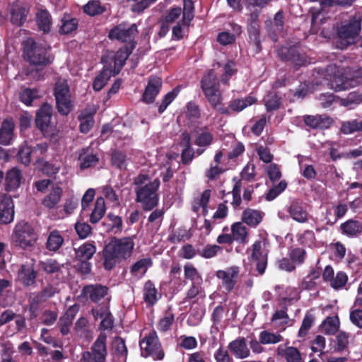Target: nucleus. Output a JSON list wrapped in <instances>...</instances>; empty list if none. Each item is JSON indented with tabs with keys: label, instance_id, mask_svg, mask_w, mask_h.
I'll return each instance as SVG.
<instances>
[{
	"label": "nucleus",
	"instance_id": "obj_25",
	"mask_svg": "<svg viewBox=\"0 0 362 362\" xmlns=\"http://www.w3.org/2000/svg\"><path fill=\"white\" fill-rule=\"evenodd\" d=\"M160 298V293L158 291L151 281H147L144 286V299L149 305H154Z\"/></svg>",
	"mask_w": 362,
	"mask_h": 362
},
{
	"label": "nucleus",
	"instance_id": "obj_19",
	"mask_svg": "<svg viewBox=\"0 0 362 362\" xmlns=\"http://www.w3.org/2000/svg\"><path fill=\"white\" fill-rule=\"evenodd\" d=\"M22 178L21 172L16 168L9 170L5 177V189L12 192L17 189L21 185Z\"/></svg>",
	"mask_w": 362,
	"mask_h": 362
},
{
	"label": "nucleus",
	"instance_id": "obj_53",
	"mask_svg": "<svg viewBox=\"0 0 362 362\" xmlns=\"http://www.w3.org/2000/svg\"><path fill=\"white\" fill-rule=\"evenodd\" d=\"M112 164L119 169H124L127 164L126 155L120 151H115L112 154Z\"/></svg>",
	"mask_w": 362,
	"mask_h": 362
},
{
	"label": "nucleus",
	"instance_id": "obj_29",
	"mask_svg": "<svg viewBox=\"0 0 362 362\" xmlns=\"http://www.w3.org/2000/svg\"><path fill=\"white\" fill-rule=\"evenodd\" d=\"M28 13V10L26 8L16 4L12 6L10 11L11 21L15 25H21L25 21Z\"/></svg>",
	"mask_w": 362,
	"mask_h": 362
},
{
	"label": "nucleus",
	"instance_id": "obj_37",
	"mask_svg": "<svg viewBox=\"0 0 362 362\" xmlns=\"http://www.w3.org/2000/svg\"><path fill=\"white\" fill-rule=\"evenodd\" d=\"M288 212L296 221L304 223L307 221V212L298 202H292L288 209Z\"/></svg>",
	"mask_w": 362,
	"mask_h": 362
},
{
	"label": "nucleus",
	"instance_id": "obj_64",
	"mask_svg": "<svg viewBox=\"0 0 362 362\" xmlns=\"http://www.w3.org/2000/svg\"><path fill=\"white\" fill-rule=\"evenodd\" d=\"M349 319L352 324L358 328L362 329V310L360 309H354L351 310Z\"/></svg>",
	"mask_w": 362,
	"mask_h": 362
},
{
	"label": "nucleus",
	"instance_id": "obj_20",
	"mask_svg": "<svg viewBox=\"0 0 362 362\" xmlns=\"http://www.w3.org/2000/svg\"><path fill=\"white\" fill-rule=\"evenodd\" d=\"M92 313L96 320H101V328L104 329L112 328L113 325V318L107 308L101 307L93 308Z\"/></svg>",
	"mask_w": 362,
	"mask_h": 362
},
{
	"label": "nucleus",
	"instance_id": "obj_61",
	"mask_svg": "<svg viewBox=\"0 0 362 362\" xmlns=\"http://www.w3.org/2000/svg\"><path fill=\"white\" fill-rule=\"evenodd\" d=\"M221 249L218 245H208L202 250L200 254L203 257L209 259L216 256Z\"/></svg>",
	"mask_w": 362,
	"mask_h": 362
},
{
	"label": "nucleus",
	"instance_id": "obj_5",
	"mask_svg": "<svg viewBox=\"0 0 362 362\" xmlns=\"http://www.w3.org/2000/svg\"><path fill=\"white\" fill-rule=\"evenodd\" d=\"M194 16V5L192 0H183V9L172 7L165 13L164 20L167 23H181L189 26Z\"/></svg>",
	"mask_w": 362,
	"mask_h": 362
},
{
	"label": "nucleus",
	"instance_id": "obj_24",
	"mask_svg": "<svg viewBox=\"0 0 362 362\" xmlns=\"http://www.w3.org/2000/svg\"><path fill=\"white\" fill-rule=\"evenodd\" d=\"M83 293L96 303L107 295V288L101 285H90L84 287Z\"/></svg>",
	"mask_w": 362,
	"mask_h": 362
},
{
	"label": "nucleus",
	"instance_id": "obj_33",
	"mask_svg": "<svg viewBox=\"0 0 362 362\" xmlns=\"http://www.w3.org/2000/svg\"><path fill=\"white\" fill-rule=\"evenodd\" d=\"M152 261L150 258H144L136 262L131 268V273L133 276L141 278L142 277L148 269L151 267Z\"/></svg>",
	"mask_w": 362,
	"mask_h": 362
},
{
	"label": "nucleus",
	"instance_id": "obj_9",
	"mask_svg": "<svg viewBox=\"0 0 362 362\" xmlns=\"http://www.w3.org/2000/svg\"><path fill=\"white\" fill-rule=\"evenodd\" d=\"M361 30V23L356 18L351 19L348 23L341 25L338 30L339 43L337 45L339 49H344L354 43Z\"/></svg>",
	"mask_w": 362,
	"mask_h": 362
},
{
	"label": "nucleus",
	"instance_id": "obj_15",
	"mask_svg": "<svg viewBox=\"0 0 362 362\" xmlns=\"http://www.w3.org/2000/svg\"><path fill=\"white\" fill-rule=\"evenodd\" d=\"M264 243L257 241L252 245V258L255 261L256 268L259 274H262L267 267V252Z\"/></svg>",
	"mask_w": 362,
	"mask_h": 362
},
{
	"label": "nucleus",
	"instance_id": "obj_2",
	"mask_svg": "<svg viewBox=\"0 0 362 362\" xmlns=\"http://www.w3.org/2000/svg\"><path fill=\"white\" fill-rule=\"evenodd\" d=\"M134 247L132 238H113L104 248V266L111 269L116 263L129 257Z\"/></svg>",
	"mask_w": 362,
	"mask_h": 362
},
{
	"label": "nucleus",
	"instance_id": "obj_63",
	"mask_svg": "<svg viewBox=\"0 0 362 362\" xmlns=\"http://www.w3.org/2000/svg\"><path fill=\"white\" fill-rule=\"evenodd\" d=\"M300 244L308 246L313 247L315 245V235L313 231H305L299 238Z\"/></svg>",
	"mask_w": 362,
	"mask_h": 362
},
{
	"label": "nucleus",
	"instance_id": "obj_36",
	"mask_svg": "<svg viewBox=\"0 0 362 362\" xmlns=\"http://www.w3.org/2000/svg\"><path fill=\"white\" fill-rule=\"evenodd\" d=\"M95 112V110L91 111L84 110L80 114L78 119L81 132L87 133L90 129L94 123L93 115Z\"/></svg>",
	"mask_w": 362,
	"mask_h": 362
},
{
	"label": "nucleus",
	"instance_id": "obj_13",
	"mask_svg": "<svg viewBox=\"0 0 362 362\" xmlns=\"http://www.w3.org/2000/svg\"><path fill=\"white\" fill-rule=\"evenodd\" d=\"M239 273L240 267L232 266L224 270H218L216 276L221 280L223 287L229 292L234 288Z\"/></svg>",
	"mask_w": 362,
	"mask_h": 362
},
{
	"label": "nucleus",
	"instance_id": "obj_14",
	"mask_svg": "<svg viewBox=\"0 0 362 362\" xmlns=\"http://www.w3.org/2000/svg\"><path fill=\"white\" fill-rule=\"evenodd\" d=\"M14 218V204L11 196L0 194V224H8Z\"/></svg>",
	"mask_w": 362,
	"mask_h": 362
},
{
	"label": "nucleus",
	"instance_id": "obj_21",
	"mask_svg": "<svg viewBox=\"0 0 362 362\" xmlns=\"http://www.w3.org/2000/svg\"><path fill=\"white\" fill-rule=\"evenodd\" d=\"M277 355L284 357L287 362H301L302 358L298 349L279 345L276 349Z\"/></svg>",
	"mask_w": 362,
	"mask_h": 362
},
{
	"label": "nucleus",
	"instance_id": "obj_45",
	"mask_svg": "<svg viewBox=\"0 0 362 362\" xmlns=\"http://www.w3.org/2000/svg\"><path fill=\"white\" fill-rule=\"evenodd\" d=\"M78 204V200L74 197L66 199L63 205V209L60 211L61 215L59 218H64L72 214L74 210L77 208Z\"/></svg>",
	"mask_w": 362,
	"mask_h": 362
},
{
	"label": "nucleus",
	"instance_id": "obj_35",
	"mask_svg": "<svg viewBox=\"0 0 362 362\" xmlns=\"http://www.w3.org/2000/svg\"><path fill=\"white\" fill-rule=\"evenodd\" d=\"M262 219V214L257 210L247 209L243 213L242 220L250 226H257Z\"/></svg>",
	"mask_w": 362,
	"mask_h": 362
},
{
	"label": "nucleus",
	"instance_id": "obj_59",
	"mask_svg": "<svg viewBox=\"0 0 362 362\" xmlns=\"http://www.w3.org/2000/svg\"><path fill=\"white\" fill-rule=\"evenodd\" d=\"M289 256L293 262L300 264L305 260V251L301 248H295L290 251Z\"/></svg>",
	"mask_w": 362,
	"mask_h": 362
},
{
	"label": "nucleus",
	"instance_id": "obj_50",
	"mask_svg": "<svg viewBox=\"0 0 362 362\" xmlns=\"http://www.w3.org/2000/svg\"><path fill=\"white\" fill-rule=\"evenodd\" d=\"M284 15L282 12L279 11L276 13L272 26L269 28V32L273 34L281 33L283 31Z\"/></svg>",
	"mask_w": 362,
	"mask_h": 362
},
{
	"label": "nucleus",
	"instance_id": "obj_42",
	"mask_svg": "<svg viewBox=\"0 0 362 362\" xmlns=\"http://www.w3.org/2000/svg\"><path fill=\"white\" fill-rule=\"evenodd\" d=\"M232 238L234 240L244 243L246 241L247 231L246 227L240 222L235 223L231 226Z\"/></svg>",
	"mask_w": 362,
	"mask_h": 362
},
{
	"label": "nucleus",
	"instance_id": "obj_16",
	"mask_svg": "<svg viewBox=\"0 0 362 362\" xmlns=\"http://www.w3.org/2000/svg\"><path fill=\"white\" fill-rule=\"evenodd\" d=\"M52 107L50 105L45 103L42 105L36 113V124L44 133L47 132L52 117Z\"/></svg>",
	"mask_w": 362,
	"mask_h": 362
},
{
	"label": "nucleus",
	"instance_id": "obj_46",
	"mask_svg": "<svg viewBox=\"0 0 362 362\" xmlns=\"http://www.w3.org/2000/svg\"><path fill=\"white\" fill-rule=\"evenodd\" d=\"M54 98L71 95L69 86L67 81L64 78H59L55 83L54 90Z\"/></svg>",
	"mask_w": 362,
	"mask_h": 362
},
{
	"label": "nucleus",
	"instance_id": "obj_1",
	"mask_svg": "<svg viewBox=\"0 0 362 362\" xmlns=\"http://www.w3.org/2000/svg\"><path fill=\"white\" fill-rule=\"evenodd\" d=\"M134 47V45H132L130 48L124 47L120 48L116 53L110 54L107 57L110 60V62L105 61V59L103 58V61L108 64L105 65L104 69L95 78L93 84L95 90H100L112 76L119 74Z\"/></svg>",
	"mask_w": 362,
	"mask_h": 362
},
{
	"label": "nucleus",
	"instance_id": "obj_8",
	"mask_svg": "<svg viewBox=\"0 0 362 362\" xmlns=\"http://www.w3.org/2000/svg\"><path fill=\"white\" fill-rule=\"evenodd\" d=\"M217 77L214 71H209L202 81V89L208 101L216 108L221 102V95L218 88Z\"/></svg>",
	"mask_w": 362,
	"mask_h": 362
},
{
	"label": "nucleus",
	"instance_id": "obj_44",
	"mask_svg": "<svg viewBox=\"0 0 362 362\" xmlns=\"http://www.w3.org/2000/svg\"><path fill=\"white\" fill-rule=\"evenodd\" d=\"M283 337L278 333H272L269 331H262L259 335V340L262 344H277L281 341Z\"/></svg>",
	"mask_w": 362,
	"mask_h": 362
},
{
	"label": "nucleus",
	"instance_id": "obj_56",
	"mask_svg": "<svg viewBox=\"0 0 362 362\" xmlns=\"http://www.w3.org/2000/svg\"><path fill=\"white\" fill-rule=\"evenodd\" d=\"M174 321V315L170 312H168L159 320L158 324V329L160 331L165 332L170 329Z\"/></svg>",
	"mask_w": 362,
	"mask_h": 362
},
{
	"label": "nucleus",
	"instance_id": "obj_52",
	"mask_svg": "<svg viewBox=\"0 0 362 362\" xmlns=\"http://www.w3.org/2000/svg\"><path fill=\"white\" fill-rule=\"evenodd\" d=\"M272 320L275 323L276 326L282 330L285 329V325L288 322V317L284 310L276 311Z\"/></svg>",
	"mask_w": 362,
	"mask_h": 362
},
{
	"label": "nucleus",
	"instance_id": "obj_54",
	"mask_svg": "<svg viewBox=\"0 0 362 362\" xmlns=\"http://www.w3.org/2000/svg\"><path fill=\"white\" fill-rule=\"evenodd\" d=\"M33 153V150L25 144L22 145L18 153V158L19 160L24 165H27L30 162V155Z\"/></svg>",
	"mask_w": 362,
	"mask_h": 362
},
{
	"label": "nucleus",
	"instance_id": "obj_34",
	"mask_svg": "<svg viewBox=\"0 0 362 362\" xmlns=\"http://www.w3.org/2000/svg\"><path fill=\"white\" fill-rule=\"evenodd\" d=\"M177 158V154L165 156V163L158 169V171H160V176L162 177L163 182H167L172 177L173 171L171 168L173 165V163L175 161Z\"/></svg>",
	"mask_w": 362,
	"mask_h": 362
},
{
	"label": "nucleus",
	"instance_id": "obj_38",
	"mask_svg": "<svg viewBox=\"0 0 362 362\" xmlns=\"http://www.w3.org/2000/svg\"><path fill=\"white\" fill-rule=\"evenodd\" d=\"M339 319L338 316L327 317L322 323V332L327 334H334L339 328Z\"/></svg>",
	"mask_w": 362,
	"mask_h": 362
},
{
	"label": "nucleus",
	"instance_id": "obj_49",
	"mask_svg": "<svg viewBox=\"0 0 362 362\" xmlns=\"http://www.w3.org/2000/svg\"><path fill=\"white\" fill-rule=\"evenodd\" d=\"M44 301H45V298L41 294V293H34L30 296L29 305L32 317H36L37 315L35 313V311H37L39 305Z\"/></svg>",
	"mask_w": 362,
	"mask_h": 362
},
{
	"label": "nucleus",
	"instance_id": "obj_62",
	"mask_svg": "<svg viewBox=\"0 0 362 362\" xmlns=\"http://www.w3.org/2000/svg\"><path fill=\"white\" fill-rule=\"evenodd\" d=\"M347 276L345 273L338 272L336 276L331 281V286L334 289L343 287L347 282Z\"/></svg>",
	"mask_w": 362,
	"mask_h": 362
},
{
	"label": "nucleus",
	"instance_id": "obj_31",
	"mask_svg": "<svg viewBox=\"0 0 362 362\" xmlns=\"http://www.w3.org/2000/svg\"><path fill=\"white\" fill-rule=\"evenodd\" d=\"M36 22L39 29L43 33H48L50 30L52 19L47 11L39 9L36 13Z\"/></svg>",
	"mask_w": 362,
	"mask_h": 362
},
{
	"label": "nucleus",
	"instance_id": "obj_51",
	"mask_svg": "<svg viewBox=\"0 0 362 362\" xmlns=\"http://www.w3.org/2000/svg\"><path fill=\"white\" fill-rule=\"evenodd\" d=\"M179 93L177 88L168 92L163 98L161 104L158 107V112L163 113L168 106L175 100Z\"/></svg>",
	"mask_w": 362,
	"mask_h": 362
},
{
	"label": "nucleus",
	"instance_id": "obj_55",
	"mask_svg": "<svg viewBox=\"0 0 362 362\" xmlns=\"http://www.w3.org/2000/svg\"><path fill=\"white\" fill-rule=\"evenodd\" d=\"M107 218V221H109L111 225L110 229H114L115 234L119 233L122 231V220L121 217L112 214H109Z\"/></svg>",
	"mask_w": 362,
	"mask_h": 362
},
{
	"label": "nucleus",
	"instance_id": "obj_26",
	"mask_svg": "<svg viewBox=\"0 0 362 362\" xmlns=\"http://www.w3.org/2000/svg\"><path fill=\"white\" fill-rule=\"evenodd\" d=\"M14 124L11 119H5L0 128V144L8 145L13 139Z\"/></svg>",
	"mask_w": 362,
	"mask_h": 362
},
{
	"label": "nucleus",
	"instance_id": "obj_60",
	"mask_svg": "<svg viewBox=\"0 0 362 362\" xmlns=\"http://www.w3.org/2000/svg\"><path fill=\"white\" fill-rule=\"evenodd\" d=\"M75 229L80 238H87L91 233V227L83 222H77L75 224Z\"/></svg>",
	"mask_w": 362,
	"mask_h": 362
},
{
	"label": "nucleus",
	"instance_id": "obj_11",
	"mask_svg": "<svg viewBox=\"0 0 362 362\" xmlns=\"http://www.w3.org/2000/svg\"><path fill=\"white\" fill-rule=\"evenodd\" d=\"M106 339V334L101 333L94 342L91 351L83 353V361L85 362H104L107 354Z\"/></svg>",
	"mask_w": 362,
	"mask_h": 362
},
{
	"label": "nucleus",
	"instance_id": "obj_4",
	"mask_svg": "<svg viewBox=\"0 0 362 362\" xmlns=\"http://www.w3.org/2000/svg\"><path fill=\"white\" fill-rule=\"evenodd\" d=\"M23 54L32 64L36 66H45L52 60L49 47L35 43L31 38L23 42Z\"/></svg>",
	"mask_w": 362,
	"mask_h": 362
},
{
	"label": "nucleus",
	"instance_id": "obj_39",
	"mask_svg": "<svg viewBox=\"0 0 362 362\" xmlns=\"http://www.w3.org/2000/svg\"><path fill=\"white\" fill-rule=\"evenodd\" d=\"M105 203L103 197L96 199L95 207L90 216V221L93 223H98L104 216L105 212Z\"/></svg>",
	"mask_w": 362,
	"mask_h": 362
},
{
	"label": "nucleus",
	"instance_id": "obj_6",
	"mask_svg": "<svg viewBox=\"0 0 362 362\" xmlns=\"http://www.w3.org/2000/svg\"><path fill=\"white\" fill-rule=\"evenodd\" d=\"M12 242L22 249H29L35 244L37 236L33 228L26 222L18 223L12 233Z\"/></svg>",
	"mask_w": 362,
	"mask_h": 362
},
{
	"label": "nucleus",
	"instance_id": "obj_32",
	"mask_svg": "<svg viewBox=\"0 0 362 362\" xmlns=\"http://www.w3.org/2000/svg\"><path fill=\"white\" fill-rule=\"evenodd\" d=\"M57 108L62 115H69L74 109V104L71 95L55 98Z\"/></svg>",
	"mask_w": 362,
	"mask_h": 362
},
{
	"label": "nucleus",
	"instance_id": "obj_7",
	"mask_svg": "<svg viewBox=\"0 0 362 362\" xmlns=\"http://www.w3.org/2000/svg\"><path fill=\"white\" fill-rule=\"evenodd\" d=\"M326 73L330 76V87L335 91H342L356 86L359 83L356 78L344 76L341 70L335 65H329Z\"/></svg>",
	"mask_w": 362,
	"mask_h": 362
},
{
	"label": "nucleus",
	"instance_id": "obj_27",
	"mask_svg": "<svg viewBox=\"0 0 362 362\" xmlns=\"http://www.w3.org/2000/svg\"><path fill=\"white\" fill-rule=\"evenodd\" d=\"M62 189L59 186H52L49 194L42 199V204L48 208H54L61 200Z\"/></svg>",
	"mask_w": 362,
	"mask_h": 362
},
{
	"label": "nucleus",
	"instance_id": "obj_40",
	"mask_svg": "<svg viewBox=\"0 0 362 362\" xmlns=\"http://www.w3.org/2000/svg\"><path fill=\"white\" fill-rule=\"evenodd\" d=\"M257 101V99L253 96L249 95L244 98H238L231 101L229 107L231 110L240 112L245 108L252 105Z\"/></svg>",
	"mask_w": 362,
	"mask_h": 362
},
{
	"label": "nucleus",
	"instance_id": "obj_23",
	"mask_svg": "<svg viewBox=\"0 0 362 362\" xmlns=\"http://www.w3.org/2000/svg\"><path fill=\"white\" fill-rule=\"evenodd\" d=\"M95 252V245L92 243L86 242L75 249V255L78 261L84 262L91 259Z\"/></svg>",
	"mask_w": 362,
	"mask_h": 362
},
{
	"label": "nucleus",
	"instance_id": "obj_48",
	"mask_svg": "<svg viewBox=\"0 0 362 362\" xmlns=\"http://www.w3.org/2000/svg\"><path fill=\"white\" fill-rule=\"evenodd\" d=\"M104 10V7L97 0H90L83 6L84 12L89 16L100 14Z\"/></svg>",
	"mask_w": 362,
	"mask_h": 362
},
{
	"label": "nucleus",
	"instance_id": "obj_30",
	"mask_svg": "<svg viewBox=\"0 0 362 362\" xmlns=\"http://www.w3.org/2000/svg\"><path fill=\"white\" fill-rule=\"evenodd\" d=\"M98 159L93 153L88 149H83L79 153L78 162L81 169H86L95 165Z\"/></svg>",
	"mask_w": 362,
	"mask_h": 362
},
{
	"label": "nucleus",
	"instance_id": "obj_17",
	"mask_svg": "<svg viewBox=\"0 0 362 362\" xmlns=\"http://www.w3.org/2000/svg\"><path fill=\"white\" fill-rule=\"evenodd\" d=\"M162 85L159 77H152L149 79L142 96V100L146 103H151L158 94Z\"/></svg>",
	"mask_w": 362,
	"mask_h": 362
},
{
	"label": "nucleus",
	"instance_id": "obj_58",
	"mask_svg": "<svg viewBox=\"0 0 362 362\" xmlns=\"http://www.w3.org/2000/svg\"><path fill=\"white\" fill-rule=\"evenodd\" d=\"M102 193L113 206L119 205V202L118 197L112 188L108 186L103 187L102 188Z\"/></svg>",
	"mask_w": 362,
	"mask_h": 362
},
{
	"label": "nucleus",
	"instance_id": "obj_41",
	"mask_svg": "<svg viewBox=\"0 0 362 362\" xmlns=\"http://www.w3.org/2000/svg\"><path fill=\"white\" fill-rule=\"evenodd\" d=\"M344 233L354 236L362 231V223L357 221L349 220L341 225Z\"/></svg>",
	"mask_w": 362,
	"mask_h": 362
},
{
	"label": "nucleus",
	"instance_id": "obj_22",
	"mask_svg": "<svg viewBox=\"0 0 362 362\" xmlns=\"http://www.w3.org/2000/svg\"><path fill=\"white\" fill-rule=\"evenodd\" d=\"M229 349L233 354L238 358H247L250 355V350L244 338H240L231 341L229 344Z\"/></svg>",
	"mask_w": 362,
	"mask_h": 362
},
{
	"label": "nucleus",
	"instance_id": "obj_28",
	"mask_svg": "<svg viewBox=\"0 0 362 362\" xmlns=\"http://www.w3.org/2000/svg\"><path fill=\"white\" fill-rule=\"evenodd\" d=\"M64 240L62 233L59 230H54L48 235L46 247L49 251L56 252L62 246Z\"/></svg>",
	"mask_w": 362,
	"mask_h": 362
},
{
	"label": "nucleus",
	"instance_id": "obj_12",
	"mask_svg": "<svg viewBox=\"0 0 362 362\" xmlns=\"http://www.w3.org/2000/svg\"><path fill=\"white\" fill-rule=\"evenodd\" d=\"M137 31V26L134 23L131 25L121 23L110 30L108 37L111 40L131 42L136 36Z\"/></svg>",
	"mask_w": 362,
	"mask_h": 362
},
{
	"label": "nucleus",
	"instance_id": "obj_3",
	"mask_svg": "<svg viewBox=\"0 0 362 362\" xmlns=\"http://www.w3.org/2000/svg\"><path fill=\"white\" fill-rule=\"evenodd\" d=\"M134 184L137 186V202L141 203L146 210H151L158 204L156 192L160 186L158 178L150 181L148 176L140 175L134 179Z\"/></svg>",
	"mask_w": 362,
	"mask_h": 362
},
{
	"label": "nucleus",
	"instance_id": "obj_18",
	"mask_svg": "<svg viewBox=\"0 0 362 362\" xmlns=\"http://www.w3.org/2000/svg\"><path fill=\"white\" fill-rule=\"evenodd\" d=\"M37 272L33 265L23 264L18 273V281L25 286H30L35 284Z\"/></svg>",
	"mask_w": 362,
	"mask_h": 362
},
{
	"label": "nucleus",
	"instance_id": "obj_10",
	"mask_svg": "<svg viewBox=\"0 0 362 362\" xmlns=\"http://www.w3.org/2000/svg\"><path fill=\"white\" fill-rule=\"evenodd\" d=\"M141 355L144 357L151 356L153 359H162L164 354L160 349L156 332H151L145 336L139 342Z\"/></svg>",
	"mask_w": 362,
	"mask_h": 362
},
{
	"label": "nucleus",
	"instance_id": "obj_47",
	"mask_svg": "<svg viewBox=\"0 0 362 362\" xmlns=\"http://www.w3.org/2000/svg\"><path fill=\"white\" fill-rule=\"evenodd\" d=\"M185 277L189 279L192 283L200 284L202 281V276L197 269L190 263H187L184 267Z\"/></svg>",
	"mask_w": 362,
	"mask_h": 362
},
{
	"label": "nucleus",
	"instance_id": "obj_57",
	"mask_svg": "<svg viewBox=\"0 0 362 362\" xmlns=\"http://www.w3.org/2000/svg\"><path fill=\"white\" fill-rule=\"evenodd\" d=\"M78 27V22L75 18L63 19L60 32L63 34H69L74 31Z\"/></svg>",
	"mask_w": 362,
	"mask_h": 362
},
{
	"label": "nucleus",
	"instance_id": "obj_43",
	"mask_svg": "<svg viewBox=\"0 0 362 362\" xmlns=\"http://www.w3.org/2000/svg\"><path fill=\"white\" fill-rule=\"evenodd\" d=\"M42 93L37 88H25L20 93V99L26 105H30L32 102L40 97Z\"/></svg>",
	"mask_w": 362,
	"mask_h": 362
}]
</instances>
